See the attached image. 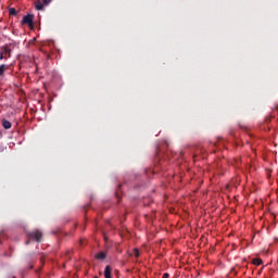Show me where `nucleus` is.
<instances>
[{
  "instance_id": "f257e3e1",
  "label": "nucleus",
  "mask_w": 278,
  "mask_h": 278,
  "mask_svg": "<svg viewBox=\"0 0 278 278\" xmlns=\"http://www.w3.org/2000/svg\"><path fill=\"white\" fill-rule=\"evenodd\" d=\"M12 58V49L8 46H2L0 48V60H8Z\"/></svg>"
},
{
  "instance_id": "f03ea898",
  "label": "nucleus",
  "mask_w": 278,
  "mask_h": 278,
  "mask_svg": "<svg viewBox=\"0 0 278 278\" xmlns=\"http://www.w3.org/2000/svg\"><path fill=\"white\" fill-rule=\"evenodd\" d=\"M28 240H35V242H40L42 240V232L40 230H33L27 233Z\"/></svg>"
},
{
  "instance_id": "7ed1b4c3",
  "label": "nucleus",
  "mask_w": 278,
  "mask_h": 278,
  "mask_svg": "<svg viewBox=\"0 0 278 278\" xmlns=\"http://www.w3.org/2000/svg\"><path fill=\"white\" fill-rule=\"evenodd\" d=\"M22 25H29V27H31L34 25V15L33 14L25 15L22 18Z\"/></svg>"
},
{
  "instance_id": "20e7f679",
  "label": "nucleus",
  "mask_w": 278,
  "mask_h": 278,
  "mask_svg": "<svg viewBox=\"0 0 278 278\" xmlns=\"http://www.w3.org/2000/svg\"><path fill=\"white\" fill-rule=\"evenodd\" d=\"M10 70V65L1 64L0 65V79L5 76V71Z\"/></svg>"
},
{
  "instance_id": "39448f33",
  "label": "nucleus",
  "mask_w": 278,
  "mask_h": 278,
  "mask_svg": "<svg viewBox=\"0 0 278 278\" xmlns=\"http://www.w3.org/2000/svg\"><path fill=\"white\" fill-rule=\"evenodd\" d=\"M96 260H99L100 262H103V260H105V257H108V254L105 252H98L94 255Z\"/></svg>"
},
{
  "instance_id": "423d86ee",
  "label": "nucleus",
  "mask_w": 278,
  "mask_h": 278,
  "mask_svg": "<svg viewBox=\"0 0 278 278\" xmlns=\"http://www.w3.org/2000/svg\"><path fill=\"white\" fill-rule=\"evenodd\" d=\"M104 277L112 278V267H110V265H106L104 268Z\"/></svg>"
},
{
  "instance_id": "0eeeda50",
  "label": "nucleus",
  "mask_w": 278,
  "mask_h": 278,
  "mask_svg": "<svg viewBox=\"0 0 278 278\" xmlns=\"http://www.w3.org/2000/svg\"><path fill=\"white\" fill-rule=\"evenodd\" d=\"M2 127L5 129H12V123H10L8 119H2Z\"/></svg>"
},
{
  "instance_id": "6e6552de",
  "label": "nucleus",
  "mask_w": 278,
  "mask_h": 278,
  "mask_svg": "<svg viewBox=\"0 0 278 278\" xmlns=\"http://www.w3.org/2000/svg\"><path fill=\"white\" fill-rule=\"evenodd\" d=\"M35 8L36 10L40 11V10H45V3L38 1L35 3Z\"/></svg>"
},
{
  "instance_id": "1a4fd4ad",
  "label": "nucleus",
  "mask_w": 278,
  "mask_h": 278,
  "mask_svg": "<svg viewBox=\"0 0 278 278\" xmlns=\"http://www.w3.org/2000/svg\"><path fill=\"white\" fill-rule=\"evenodd\" d=\"M252 264H254V266H262L263 261H262V258H254L252 261Z\"/></svg>"
},
{
  "instance_id": "9d476101",
  "label": "nucleus",
  "mask_w": 278,
  "mask_h": 278,
  "mask_svg": "<svg viewBox=\"0 0 278 278\" xmlns=\"http://www.w3.org/2000/svg\"><path fill=\"white\" fill-rule=\"evenodd\" d=\"M9 14L10 16H16V9L14 8L9 9Z\"/></svg>"
},
{
  "instance_id": "9b49d317",
  "label": "nucleus",
  "mask_w": 278,
  "mask_h": 278,
  "mask_svg": "<svg viewBox=\"0 0 278 278\" xmlns=\"http://www.w3.org/2000/svg\"><path fill=\"white\" fill-rule=\"evenodd\" d=\"M135 257H140V251L138 249H134Z\"/></svg>"
},
{
  "instance_id": "f8f14e48",
  "label": "nucleus",
  "mask_w": 278,
  "mask_h": 278,
  "mask_svg": "<svg viewBox=\"0 0 278 278\" xmlns=\"http://www.w3.org/2000/svg\"><path fill=\"white\" fill-rule=\"evenodd\" d=\"M43 5H49L51 3V0H42Z\"/></svg>"
},
{
  "instance_id": "ddd939ff",
  "label": "nucleus",
  "mask_w": 278,
  "mask_h": 278,
  "mask_svg": "<svg viewBox=\"0 0 278 278\" xmlns=\"http://www.w3.org/2000/svg\"><path fill=\"white\" fill-rule=\"evenodd\" d=\"M168 277H169L168 274H164V275H163V278H168Z\"/></svg>"
},
{
  "instance_id": "4468645a",
  "label": "nucleus",
  "mask_w": 278,
  "mask_h": 278,
  "mask_svg": "<svg viewBox=\"0 0 278 278\" xmlns=\"http://www.w3.org/2000/svg\"><path fill=\"white\" fill-rule=\"evenodd\" d=\"M26 244H29V241H26Z\"/></svg>"
}]
</instances>
